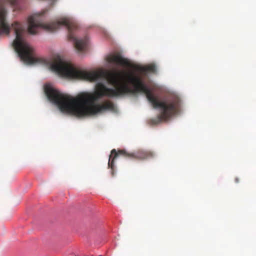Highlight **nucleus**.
<instances>
[{"mask_svg": "<svg viewBox=\"0 0 256 256\" xmlns=\"http://www.w3.org/2000/svg\"><path fill=\"white\" fill-rule=\"evenodd\" d=\"M48 65L52 71L68 78L95 82L106 78L108 83L114 88H108L104 84L98 82L94 94L82 92L73 97L46 84L44 92L48 98L63 112L81 117L94 115L105 110L114 111L115 106L111 102H106L102 104L94 105V103L98 98L104 96L115 98L138 93L144 94L153 107L160 110V113L158 118L152 120L153 124L168 120L180 110V98L172 96L166 100L160 101L158 96L148 88L140 75L124 73L122 76L119 72H88L64 60L58 55L55 56Z\"/></svg>", "mask_w": 256, "mask_h": 256, "instance_id": "f257e3e1", "label": "nucleus"}, {"mask_svg": "<svg viewBox=\"0 0 256 256\" xmlns=\"http://www.w3.org/2000/svg\"><path fill=\"white\" fill-rule=\"evenodd\" d=\"M7 11L3 6H0V36L9 35L12 28L16 38L12 45L19 57L26 64H33L40 62L42 60L33 56L34 50L25 40L23 36L25 32L24 26L15 21L10 25L6 20Z\"/></svg>", "mask_w": 256, "mask_h": 256, "instance_id": "f03ea898", "label": "nucleus"}, {"mask_svg": "<svg viewBox=\"0 0 256 256\" xmlns=\"http://www.w3.org/2000/svg\"><path fill=\"white\" fill-rule=\"evenodd\" d=\"M28 32L32 34H36L38 30L42 28L48 32H52L59 28L61 26H65L68 30V38L74 42V48L79 52L86 50L88 39L86 36L82 38H77L73 34V30L78 28L76 24L68 19H62L60 21L44 24L38 20V16H32L28 18Z\"/></svg>", "mask_w": 256, "mask_h": 256, "instance_id": "7ed1b4c3", "label": "nucleus"}, {"mask_svg": "<svg viewBox=\"0 0 256 256\" xmlns=\"http://www.w3.org/2000/svg\"><path fill=\"white\" fill-rule=\"evenodd\" d=\"M120 156L127 158L144 160L152 157L153 153L150 151L142 150H138L134 152H128L125 150H120L116 151V149H112L111 150L108 162V166L111 169V173L112 176H114V160Z\"/></svg>", "mask_w": 256, "mask_h": 256, "instance_id": "20e7f679", "label": "nucleus"}, {"mask_svg": "<svg viewBox=\"0 0 256 256\" xmlns=\"http://www.w3.org/2000/svg\"><path fill=\"white\" fill-rule=\"evenodd\" d=\"M106 61L110 63L114 64L118 66L126 68L132 66L128 60L122 56L120 54H112L108 55L106 58Z\"/></svg>", "mask_w": 256, "mask_h": 256, "instance_id": "39448f33", "label": "nucleus"}, {"mask_svg": "<svg viewBox=\"0 0 256 256\" xmlns=\"http://www.w3.org/2000/svg\"><path fill=\"white\" fill-rule=\"evenodd\" d=\"M138 70L142 72L148 71L150 72H154L156 70V66L154 65H150L148 66L146 68H139Z\"/></svg>", "mask_w": 256, "mask_h": 256, "instance_id": "423d86ee", "label": "nucleus"}, {"mask_svg": "<svg viewBox=\"0 0 256 256\" xmlns=\"http://www.w3.org/2000/svg\"><path fill=\"white\" fill-rule=\"evenodd\" d=\"M234 180L236 183H238L239 182V179L238 178H236Z\"/></svg>", "mask_w": 256, "mask_h": 256, "instance_id": "0eeeda50", "label": "nucleus"}]
</instances>
